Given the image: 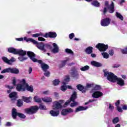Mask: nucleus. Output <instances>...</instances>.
Returning a JSON list of instances; mask_svg holds the SVG:
<instances>
[{
  "instance_id": "f257e3e1",
  "label": "nucleus",
  "mask_w": 127,
  "mask_h": 127,
  "mask_svg": "<svg viewBox=\"0 0 127 127\" xmlns=\"http://www.w3.org/2000/svg\"><path fill=\"white\" fill-rule=\"evenodd\" d=\"M17 54L19 55L18 57V60L21 62L22 61H24L25 60H27V58L29 57V58L33 61V62H36L37 61V59L35 58V55L32 52H27L24 51L22 49H18L17 51Z\"/></svg>"
},
{
  "instance_id": "f03ea898",
  "label": "nucleus",
  "mask_w": 127,
  "mask_h": 127,
  "mask_svg": "<svg viewBox=\"0 0 127 127\" xmlns=\"http://www.w3.org/2000/svg\"><path fill=\"white\" fill-rule=\"evenodd\" d=\"M16 90L19 92H24L26 90L28 92H33V87L29 86L25 81V79H23L20 81V84L17 85Z\"/></svg>"
},
{
  "instance_id": "7ed1b4c3",
  "label": "nucleus",
  "mask_w": 127,
  "mask_h": 127,
  "mask_svg": "<svg viewBox=\"0 0 127 127\" xmlns=\"http://www.w3.org/2000/svg\"><path fill=\"white\" fill-rule=\"evenodd\" d=\"M96 48L99 50L100 52H103L101 53V55L103 56V58L105 59H108L110 58V55L108 54V53L105 52L108 48L109 46L108 45H105V44L98 43L96 46Z\"/></svg>"
},
{
  "instance_id": "20e7f679",
  "label": "nucleus",
  "mask_w": 127,
  "mask_h": 127,
  "mask_svg": "<svg viewBox=\"0 0 127 127\" xmlns=\"http://www.w3.org/2000/svg\"><path fill=\"white\" fill-rule=\"evenodd\" d=\"M76 98H77V92H76V91H74L72 93L70 99L68 100L67 101L65 102V103H64V105L65 106H67L69 105V103H71V102H73L70 104V107L71 108H74V107H76V106H78V102H75V99H76Z\"/></svg>"
},
{
  "instance_id": "39448f33",
  "label": "nucleus",
  "mask_w": 127,
  "mask_h": 127,
  "mask_svg": "<svg viewBox=\"0 0 127 127\" xmlns=\"http://www.w3.org/2000/svg\"><path fill=\"white\" fill-rule=\"evenodd\" d=\"M104 76L105 77H107V80L110 81V82H112V83H116V82H117V78L118 76L111 72L104 70Z\"/></svg>"
},
{
  "instance_id": "423d86ee",
  "label": "nucleus",
  "mask_w": 127,
  "mask_h": 127,
  "mask_svg": "<svg viewBox=\"0 0 127 127\" xmlns=\"http://www.w3.org/2000/svg\"><path fill=\"white\" fill-rule=\"evenodd\" d=\"M39 107L37 106H31L29 108H26L24 110L25 114L28 115H34L36 113H37Z\"/></svg>"
},
{
  "instance_id": "0eeeda50",
  "label": "nucleus",
  "mask_w": 127,
  "mask_h": 127,
  "mask_svg": "<svg viewBox=\"0 0 127 127\" xmlns=\"http://www.w3.org/2000/svg\"><path fill=\"white\" fill-rule=\"evenodd\" d=\"M64 103V100H61L58 101H55L53 103V110H59L62 109V103Z\"/></svg>"
},
{
  "instance_id": "6e6552de",
  "label": "nucleus",
  "mask_w": 127,
  "mask_h": 127,
  "mask_svg": "<svg viewBox=\"0 0 127 127\" xmlns=\"http://www.w3.org/2000/svg\"><path fill=\"white\" fill-rule=\"evenodd\" d=\"M18 116L20 119H25L26 116L22 113H17L16 109L13 108L12 110V117L13 119H16V116Z\"/></svg>"
},
{
  "instance_id": "1a4fd4ad",
  "label": "nucleus",
  "mask_w": 127,
  "mask_h": 127,
  "mask_svg": "<svg viewBox=\"0 0 127 127\" xmlns=\"http://www.w3.org/2000/svg\"><path fill=\"white\" fill-rule=\"evenodd\" d=\"M91 93H92L93 98H95L96 99H98V98L103 97L104 95V94H103L102 92L99 91H94V90H91Z\"/></svg>"
},
{
  "instance_id": "9d476101",
  "label": "nucleus",
  "mask_w": 127,
  "mask_h": 127,
  "mask_svg": "<svg viewBox=\"0 0 127 127\" xmlns=\"http://www.w3.org/2000/svg\"><path fill=\"white\" fill-rule=\"evenodd\" d=\"M111 23V19L109 18H106L102 19L100 22L101 26H109Z\"/></svg>"
},
{
  "instance_id": "9b49d317",
  "label": "nucleus",
  "mask_w": 127,
  "mask_h": 127,
  "mask_svg": "<svg viewBox=\"0 0 127 127\" xmlns=\"http://www.w3.org/2000/svg\"><path fill=\"white\" fill-rule=\"evenodd\" d=\"M36 62H38L39 64H41V67L44 71H45L49 69V66L44 63L41 60H37Z\"/></svg>"
},
{
  "instance_id": "f8f14e48",
  "label": "nucleus",
  "mask_w": 127,
  "mask_h": 127,
  "mask_svg": "<svg viewBox=\"0 0 127 127\" xmlns=\"http://www.w3.org/2000/svg\"><path fill=\"white\" fill-rule=\"evenodd\" d=\"M56 36H57V34L54 32L47 33L43 35V37H45L46 38H47L48 37H51V38H55Z\"/></svg>"
},
{
  "instance_id": "ddd939ff",
  "label": "nucleus",
  "mask_w": 127,
  "mask_h": 127,
  "mask_svg": "<svg viewBox=\"0 0 127 127\" xmlns=\"http://www.w3.org/2000/svg\"><path fill=\"white\" fill-rule=\"evenodd\" d=\"M2 59L5 63H6V64H8V65H11L13 62L15 61V59L13 58H12L10 60H8L7 59V58L4 57L2 58Z\"/></svg>"
},
{
  "instance_id": "4468645a",
  "label": "nucleus",
  "mask_w": 127,
  "mask_h": 127,
  "mask_svg": "<svg viewBox=\"0 0 127 127\" xmlns=\"http://www.w3.org/2000/svg\"><path fill=\"white\" fill-rule=\"evenodd\" d=\"M73 112L74 110L72 109V108L64 109L62 111V115H63V116H66V115H68V114H70L71 113H73Z\"/></svg>"
},
{
  "instance_id": "2eb2a0df",
  "label": "nucleus",
  "mask_w": 127,
  "mask_h": 127,
  "mask_svg": "<svg viewBox=\"0 0 127 127\" xmlns=\"http://www.w3.org/2000/svg\"><path fill=\"white\" fill-rule=\"evenodd\" d=\"M86 1H87L88 2H91L92 5H93V6H95L96 7H99L100 5H101V4H100V2H98L97 0H85Z\"/></svg>"
},
{
  "instance_id": "dca6fc26",
  "label": "nucleus",
  "mask_w": 127,
  "mask_h": 127,
  "mask_svg": "<svg viewBox=\"0 0 127 127\" xmlns=\"http://www.w3.org/2000/svg\"><path fill=\"white\" fill-rule=\"evenodd\" d=\"M34 44H36V47H37L38 49L42 50L43 52H46V50L44 48L45 45L43 43H38V42H37L36 43H34Z\"/></svg>"
},
{
  "instance_id": "f3484780",
  "label": "nucleus",
  "mask_w": 127,
  "mask_h": 127,
  "mask_svg": "<svg viewBox=\"0 0 127 127\" xmlns=\"http://www.w3.org/2000/svg\"><path fill=\"white\" fill-rule=\"evenodd\" d=\"M116 82L119 86H121L122 87H123V86H125V80L122 79V78L117 77Z\"/></svg>"
},
{
  "instance_id": "a211bd4d",
  "label": "nucleus",
  "mask_w": 127,
  "mask_h": 127,
  "mask_svg": "<svg viewBox=\"0 0 127 127\" xmlns=\"http://www.w3.org/2000/svg\"><path fill=\"white\" fill-rule=\"evenodd\" d=\"M53 46L54 47L53 49L52 50L53 53H58L59 52V47L57 45L56 43H53Z\"/></svg>"
},
{
  "instance_id": "6ab92c4d",
  "label": "nucleus",
  "mask_w": 127,
  "mask_h": 127,
  "mask_svg": "<svg viewBox=\"0 0 127 127\" xmlns=\"http://www.w3.org/2000/svg\"><path fill=\"white\" fill-rule=\"evenodd\" d=\"M87 109L88 107L79 106L76 108L75 110V113H78L79 112H81V111H86V110Z\"/></svg>"
},
{
  "instance_id": "aec40b11",
  "label": "nucleus",
  "mask_w": 127,
  "mask_h": 127,
  "mask_svg": "<svg viewBox=\"0 0 127 127\" xmlns=\"http://www.w3.org/2000/svg\"><path fill=\"white\" fill-rule=\"evenodd\" d=\"M76 87L78 90H79V91H81L82 93H83V94H85V93H86V88H85V87H84L83 85L81 84H78L76 86Z\"/></svg>"
},
{
  "instance_id": "412c9836",
  "label": "nucleus",
  "mask_w": 127,
  "mask_h": 127,
  "mask_svg": "<svg viewBox=\"0 0 127 127\" xmlns=\"http://www.w3.org/2000/svg\"><path fill=\"white\" fill-rule=\"evenodd\" d=\"M9 97L12 100H16L17 98V93L16 92H12L9 95Z\"/></svg>"
},
{
  "instance_id": "4be33fe9",
  "label": "nucleus",
  "mask_w": 127,
  "mask_h": 127,
  "mask_svg": "<svg viewBox=\"0 0 127 127\" xmlns=\"http://www.w3.org/2000/svg\"><path fill=\"white\" fill-rule=\"evenodd\" d=\"M69 61H70V59L69 58H66L64 60L62 61L61 62V64H60V67L62 68V67H64V66L66 65V64Z\"/></svg>"
},
{
  "instance_id": "5701e85b",
  "label": "nucleus",
  "mask_w": 127,
  "mask_h": 127,
  "mask_svg": "<svg viewBox=\"0 0 127 127\" xmlns=\"http://www.w3.org/2000/svg\"><path fill=\"white\" fill-rule=\"evenodd\" d=\"M10 73L12 74H18L19 73V70L16 68L10 67Z\"/></svg>"
},
{
  "instance_id": "b1692460",
  "label": "nucleus",
  "mask_w": 127,
  "mask_h": 127,
  "mask_svg": "<svg viewBox=\"0 0 127 127\" xmlns=\"http://www.w3.org/2000/svg\"><path fill=\"white\" fill-rule=\"evenodd\" d=\"M50 114L52 117H58V116H59V111L51 110L50 112Z\"/></svg>"
},
{
  "instance_id": "393cba45",
  "label": "nucleus",
  "mask_w": 127,
  "mask_h": 127,
  "mask_svg": "<svg viewBox=\"0 0 127 127\" xmlns=\"http://www.w3.org/2000/svg\"><path fill=\"white\" fill-rule=\"evenodd\" d=\"M115 5H114V2H112L111 5L108 7V11L110 13H113L115 11Z\"/></svg>"
},
{
  "instance_id": "a878e982",
  "label": "nucleus",
  "mask_w": 127,
  "mask_h": 127,
  "mask_svg": "<svg viewBox=\"0 0 127 127\" xmlns=\"http://www.w3.org/2000/svg\"><path fill=\"white\" fill-rule=\"evenodd\" d=\"M91 64L94 67H101L102 66V64L96 61L91 62Z\"/></svg>"
},
{
  "instance_id": "bb28decb",
  "label": "nucleus",
  "mask_w": 127,
  "mask_h": 127,
  "mask_svg": "<svg viewBox=\"0 0 127 127\" xmlns=\"http://www.w3.org/2000/svg\"><path fill=\"white\" fill-rule=\"evenodd\" d=\"M42 100L45 103H52V98L51 97H44Z\"/></svg>"
},
{
  "instance_id": "cd10ccee",
  "label": "nucleus",
  "mask_w": 127,
  "mask_h": 127,
  "mask_svg": "<svg viewBox=\"0 0 127 127\" xmlns=\"http://www.w3.org/2000/svg\"><path fill=\"white\" fill-rule=\"evenodd\" d=\"M18 49H14L13 48H9L8 49V51L10 53H13V54H17Z\"/></svg>"
},
{
  "instance_id": "c85d7f7f",
  "label": "nucleus",
  "mask_w": 127,
  "mask_h": 127,
  "mask_svg": "<svg viewBox=\"0 0 127 127\" xmlns=\"http://www.w3.org/2000/svg\"><path fill=\"white\" fill-rule=\"evenodd\" d=\"M22 99H23V101H24L25 103H30V102H31V100H32V99L31 98V97H26L23 96Z\"/></svg>"
},
{
  "instance_id": "c756f323",
  "label": "nucleus",
  "mask_w": 127,
  "mask_h": 127,
  "mask_svg": "<svg viewBox=\"0 0 127 127\" xmlns=\"http://www.w3.org/2000/svg\"><path fill=\"white\" fill-rule=\"evenodd\" d=\"M24 40H25L27 42H28V41H30L31 42H32V43H37V41H35V40H34L32 38H26V37H24Z\"/></svg>"
},
{
  "instance_id": "7c9ffc66",
  "label": "nucleus",
  "mask_w": 127,
  "mask_h": 127,
  "mask_svg": "<svg viewBox=\"0 0 127 127\" xmlns=\"http://www.w3.org/2000/svg\"><path fill=\"white\" fill-rule=\"evenodd\" d=\"M61 90L63 92H65V91L67 90V85H66V83L65 82H63V84L61 87Z\"/></svg>"
},
{
  "instance_id": "2f4dec72",
  "label": "nucleus",
  "mask_w": 127,
  "mask_h": 127,
  "mask_svg": "<svg viewBox=\"0 0 127 127\" xmlns=\"http://www.w3.org/2000/svg\"><path fill=\"white\" fill-rule=\"evenodd\" d=\"M116 17H117V18L120 19V20H124V16H123L122 14H121V13H119V12H116Z\"/></svg>"
},
{
  "instance_id": "473e14b6",
  "label": "nucleus",
  "mask_w": 127,
  "mask_h": 127,
  "mask_svg": "<svg viewBox=\"0 0 127 127\" xmlns=\"http://www.w3.org/2000/svg\"><path fill=\"white\" fill-rule=\"evenodd\" d=\"M85 52L87 54H91L92 52H93V47H89L85 50Z\"/></svg>"
},
{
  "instance_id": "72a5a7b5",
  "label": "nucleus",
  "mask_w": 127,
  "mask_h": 127,
  "mask_svg": "<svg viewBox=\"0 0 127 127\" xmlns=\"http://www.w3.org/2000/svg\"><path fill=\"white\" fill-rule=\"evenodd\" d=\"M69 81H70V77L68 75H67L65 77L63 83H65L66 84L68 83V82H69Z\"/></svg>"
},
{
  "instance_id": "f704fd0d",
  "label": "nucleus",
  "mask_w": 127,
  "mask_h": 127,
  "mask_svg": "<svg viewBox=\"0 0 127 127\" xmlns=\"http://www.w3.org/2000/svg\"><path fill=\"white\" fill-rule=\"evenodd\" d=\"M1 74H3L4 73H10V67H8L5 68L1 71Z\"/></svg>"
},
{
  "instance_id": "c9c22d12",
  "label": "nucleus",
  "mask_w": 127,
  "mask_h": 127,
  "mask_svg": "<svg viewBox=\"0 0 127 127\" xmlns=\"http://www.w3.org/2000/svg\"><path fill=\"white\" fill-rule=\"evenodd\" d=\"M92 90H94V92H96L99 90H101V86L100 85H94L93 86V89Z\"/></svg>"
},
{
  "instance_id": "e433bc0d",
  "label": "nucleus",
  "mask_w": 127,
  "mask_h": 127,
  "mask_svg": "<svg viewBox=\"0 0 127 127\" xmlns=\"http://www.w3.org/2000/svg\"><path fill=\"white\" fill-rule=\"evenodd\" d=\"M43 35L44 34H42V33H36V34H34L32 35V37H39V36H42L43 37Z\"/></svg>"
},
{
  "instance_id": "4c0bfd02",
  "label": "nucleus",
  "mask_w": 127,
  "mask_h": 127,
  "mask_svg": "<svg viewBox=\"0 0 127 127\" xmlns=\"http://www.w3.org/2000/svg\"><path fill=\"white\" fill-rule=\"evenodd\" d=\"M89 69H90V66H89L88 65H85L80 68L81 71H87L89 70Z\"/></svg>"
},
{
  "instance_id": "58836bf2",
  "label": "nucleus",
  "mask_w": 127,
  "mask_h": 127,
  "mask_svg": "<svg viewBox=\"0 0 127 127\" xmlns=\"http://www.w3.org/2000/svg\"><path fill=\"white\" fill-rule=\"evenodd\" d=\"M120 51L122 54H127V46L124 49H121Z\"/></svg>"
},
{
  "instance_id": "ea45409f",
  "label": "nucleus",
  "mask_w": 127,
  "mask_h": 127,
  "mask_svg": "<svg viewBox=\"0 0 127 127\" xmlns=\"http://www.w3.org/2000/svg\"><path fill=\"white\" fill-rule=\"evenodd\" d=\"M34 101L36 103H41V99H40L38 96H36L34 98Z\"/></svg>"
},
{
  "instance_id": "a19ab883",
  "label": "nucleus",
  "mask_w": 127,
  "mask_h": 127,
  "mask_svg": "<svg viewBox=\"0 0 127 127\" xmlns=\"http://www.w3.org/2000/svg\"><path fill=\"white\" fill-rule=\"evenodd\" d=\"M120 120L119 119L118 117H116L114 118L112 120V123L113 124H118V122H119Z\"/></svg>"
},
{
  "instance_id": "79ce46f5",
  "label": "nucleus",
  "mask_w": 127,
  "mask_h": 127,
  "mask_svg": "<svg viewBox=\"0 0 127 127\" xmlns=\"http://www.w3.org/2000/svg\"><path fill=\"white\" fill-rule=\"evenodd\" d=\"M59 83H60V80L59 79H57L53 81V85L54 86H57V85H59Z\"/></svg>"
},
{
  "instance_id": "37998d69",
  "label": "nucleus",
  "mask_w": 127,
  "mask_h": 127,
  "mask_svg": "<svg viewBox=\"0 0 127 127\" xmlns=\"http://www.w3.org/2000/svg\"><path fill=\"white\" fill-rule=\"evenodd\" d=\"M23 105V103L20 100V99H19L17 101V106L18 107H21Z\"/></svg>"
},
{
  "instance_id": "c03bdc74",
  "label": "nucleus",
  "mask_w": 127,
  "mask_h": 127,
  "mask_svg": "<svg viewBox=\"0 0 127 127\" xmlns=\"http://www.w3.org/2000/svg\"><path fill=\"white\" fill-rule=\"evenodd\" d=\"M40 110H47L46 106L42 104H40L39 107Z\"/></svg>"
},
{
  "instance_id": "a18cd8bd",
  "label": "nucleus",
  "mask_w": 127,
  "mask_h": 127,
  "mask_svg": "<svg viewBox=\"0 0 127 127\" xmlns=\"http://www.w3.org/2000/svg\"><path fill=\"white\" fill-rule=\"evenodd\" d=\"M65 52L66 53H68L69 54H73V51L69 49H66Z\"/></svg>"
},
{
  "instance_id": "49530a36",
  "label": "nucleus",
  "mask_w": 127,
  "mask_h": 127,
  "mask_svg": "<svg viewBox=\"0 0 127 127\" xmlns=\"http://www.w3.org/2000/svg\"><path fill=\"white\" fill-rule=\"evenodd\" d=\"M93 84L87 83V84H86V86L85 88V90H86L88 88H91V87H93Z\"/></svg>"
},
{
  "instance_id": "de8ad7c7",
  "label": "nucleus",
  "mask_w": 127,
  "mask_h": 127,
  "mask_svg": "<svg viewBox=\"0 0 127 127\" xmlns=\"http://www.w3.org/2000/svg\"><path fill=\"white\" fill-rule=\"evenodd\" d=\"M44 75L46 77H49L50 76V72L46 70Z\"/></svg>"
},
{
  "instance_id": "09e8293b",
  "label": "nucleus",
  "mask_w": 127,
  "mask_h": 127,
  "mask_svg": "<svg viewBox=\"0 0 127 127\" xmlns=\"http://www.w3.org/2000/svg\"><path fill=\"white\" fill-rule=\"evenodd\" d=\"M71 75L73 78H75V77H78V73H77V72H71Z\"/></svg>"
},
{
  "instance_id": "8fccbe9b",
  "label": "nucleus",
  "mask_w": 127,
  "mask_h": 127,
  "mask_svg": "<svg viewBox=\"0 0 127 127\" xmlns=\"http://www.w3.org/2000/svg\"><path fill=\"white\" fill-rule=\"evenodd\" d=\"M109 109L110 110V111H114V105H113V104H110Z\"/></svg>"
},
{
  "instance_id": "3c124183",
  "label": "nucleus",
  "mask_w": 127,
  "mask_h": 127,
  "mask_svg": "<svg viewBox=\"0 0 127 127\" xmlns=\"http://www.w3.org/2000/svg\"><path fill=\"white\" fill-rule=\"evenodd\" d=\"M38 40H39V41H45V39L42 37H39L38 38Z\"/></svg>"
},
{
  "instance_id": "603ef678",
  "label": "nucleus",
  "mask_w": 127,
  "mask_h": 127,
  "mask_svg": "<svg viewBox=\"0 0 127 127\" xmlns=\"http://www.w3.org/2000/svg\"><path fill=\"white\" fill-rule=\"evenodd\" d=\"M12 84L13 86H15V85L16 84V79L15 78V77L13 78Z\"/></svg>"
},
{
  "instance_id": "864d4df0",
  "label": "nucleus",
  "mask_w": 127,
  "mask_h": 127,
  "mask_svg": "<svg viewBox=\"0 0 127 127\" xmlns=\"http://www.w3.org/2000/svg\"><path fill=\"white\" fill-rule=\"evenodd\" d=\"M109 54L110 56H113L114 55V50H111L109 51Z\"/></svg>"
},
{
  "instance_id": "5fc2aeb1",
  "label": "nucleus",
  "mask_w": 127,
  "mask_h": 127,
  "mask_svg": "<svg viewBox=\"0 0 127 127\" xmlns=\"http://www.w3.org/2000/svg\"><path fill=\"white\" fill-rule=\"evenodd\" d=\"M117 110L119 112V113H123V109H122L120 106H118L117 107Z\"/></svg>"
},
{
  "instance_id": "6e6d98bb",
  "label": "nucleus",
  "mask_w": 127,
  "mask_h": 127,
  "mask_svg": "<svg viewBox=\"0 0 127 127\" xmlns=\"http://www.w3.org/2000/svg\"><path fill=\"white\" fill-rule=\"evenodd\" d=\"M112 67V68H119V67H120V64H113Z\"/></svg>"
},
{
  "instance_id": "4d7b16f0",
  "label": "nucleus",
  "mask_w": 127,
  "mask_h": 127,
  "mask_svg": "<svg viewBox=\"0 0 127 127\" xmlns=\"http://www.w3.org/2000/svg\"><path fill=\"white\" fill-rule=\"evenodd\" d=\"M74 36H75V35L74 34V33H72L70 34H69V37L70 39H73V38L74 37Z\"/></svg>"
},
{
  "instance_id": "13d9d810",
  "label": "nucleus",
  "mask_w": 127,
  "mask_h": 127,
  "mask_svg": "<svg viewBox=\"0 0 127 127\" xmlns=\"http://www.w3.org/2000/svg\"><path fill=\"white\" fill-rule=\"evenodd\" d=\"M123 110H124L125 111H127V105H124L122 106Z\"/></svg>"
},
{
  "instance_id": "bf43d9fd",
  "label": "nucleus",
  "mask_w": 127,
  "mask_h": 127,
  "mask_svg": "<svg viewBox=\"0 0 127 127\" xmlns=\"http://www.w3.org/2000/svg\"><path fill=\"white\" fill-rule=\"evenodd\" d=\"M15 40H16L17 41H23V38H16Z\"/></svg>"
},
{
  "instance_id": "052dcab7",
  "label": "nucleus",
  "mask_w": 127,
  "mask_h": 127,
  "mask_svg": "<svg viewBox=\"0 0 127 127\" xmlns=\"http://www.w3.org/2000/svg\"><path fill=\"white\" fill-rule=\"evenodd\" d=\"M66 89H69V90H73V87L71 85L66 86Z\"/></svg>"
},
{
  "instance_id": "680f3d73",
  "label": "nucleus",
  "mask_w": 127,
  "mask_h": 127,
  "mask_svg": "<svg viewBox=\"0 0 127 127\" xmlns=\"http://www.w3.org/2000/svg\"><path fill=\"white\" fill-rule=\"evenodd\" d=\"M115 104H116V106L117 108L118 107H119V105H120V100L117 101Z\"/></svg>"
},
{
  "instance_id": "e2e57ef3",
  "label": "nucleus",
  "mask_w": 127,
  "mask_h": 127,
  "mask_svg": "<svg viewBox=\"0 0 127 127\" xmlns=\"http://www.w3.org/2000/svg\"><path fill=\"white\" fill-rule=\"evenodd\" d=\"M107 11H108V9L107 8V7H105L103 10L104 14H105V13H106V12H107Z\"/></svg>"
},
{
  "instance_id": "0e129e2a",
  "label": "nucleus",
  "mask_w": 127,
  "mask_h": 127,
  "mask_svg": "<svg viewBox=\"0 0 127 127\" xmlns=\"http://www.w3.org/2000/svg\"><path fill=\"white\" fill-rule=\"evenodd\" d=\"M121 76H122V78H123V79H124V80H126V78H127V75H122Z\"/></svg>"
},
{
  "instance_id": "69168bd1",
  "label": "nucleus",
  "mask_w": 127,
  "mask_h": 127,
  "mask_svg": "<svg viewBox=\"0 0 127 127\" xmlns=\"http://www.w3.org/2000/svg\"><path fill=\"white\" fill-rule=\"evenodd\" d=\"M105 6L107 7L109 6V2L108 1H105Z\"/></svg>"
},
{
  "instance_id": "338daca9",
  "label": "nucleus",
  "mask_w": 127,
  "mask_h": 127,
  "mask_svg": "<svg viewBox=\"0 0 127 127\" xmlns=\"http://www.w3.org/2000/svg\"><path fill=\"white\" fill-rule=\"evenodd\" d=\"M124 2H125V0H121L120 1V4H121V5H122V4L124 3Z\"/></svg>"
},
{
  "instance_id": "774afa93",
  "label": "nucleus",
  "mask_w": 127,
  "mask_h": 127,
  "mask_svg": "<svg viewBox=\"0 0 127 127\" xmlns=\"http://www.w3.org/2000/svg\"><path fill=\"white\" fill-rule=\"evenodd\" d=\"M91 56L93 58H95V57H96V54H91Z\"/></svg>"
}]
</instances>
